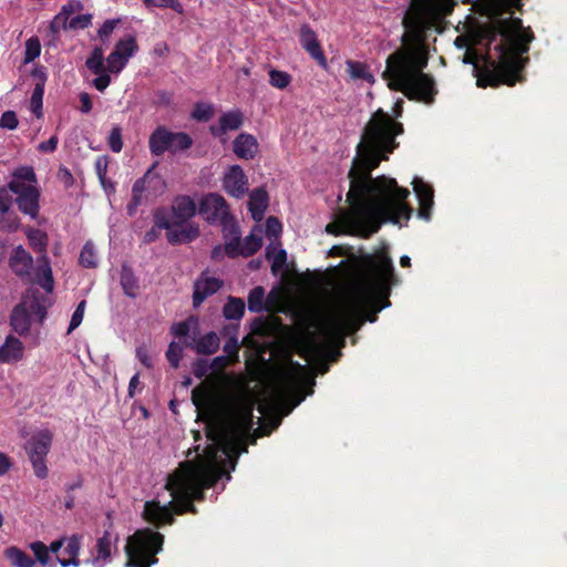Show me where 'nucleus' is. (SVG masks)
I'll return each instance as SVG.
<instances>
[{"instance_id":"f257e3e1","label":"nucleus","mask_w":567,"mask_h":567,"mask_svg":"<svg viewBox=\"0 0 567 567\" xmlns=\"http://www.w3.org/2000/svg\"><path fill=\"white\" fill-rule=\"evenodd\" d=\"M192 400L198 416L205 421L206 436L209 444L195 460L186 461L167 476L163 493L144 504L143 515L147 522L159 527L174 522V514L196 513L192 504L200 499L204 489L213 486L226 475L227 463L235 468L236 458L247 452L245 440L254 429L252 408L240 405L226 416H219L214 410L210 393L206 389L193 390Z\"/></svg>"},{"instance_id":"f03ea898","label":"nucleus","mask_w":567,"mask_h":567,"mask_svg":"<svg viewBox=\"0 0 567 567\" xmlns=\"http://www.w3.org/2000/svg\"><path fill=\"white\" fill-rule=\"evenodd\" d=\"M402 132V125L381 109L372 114L349 172L347 202L350 206L334 214V219L326 227L327 233L369 237L383 223L400 224L401 219H410L413 210L405 203L410 190L399 187L394 178L371 177V172L395 148L394 138Z\"/></svg>"},{"instance_id":"7ed1b4c3","label":"nucleus","mask_w":567,"mask_h":567,"mask_svg":"<svg viewBox=\"0 0 567 567\" xmlns=\"http://www.w3.org/2000/svg\"><path fill=\"white\" fill-rule=\"evenodd\" d=\"M394 267L390 257L382 255L370 260L368 271L351 287L319 321V334H309L305 341L308 361L330 357L336 361L344 346V338L360 329L364 320L377 321V313L390 306L388 300L392 285H396Z\"/></svg>"},{"instance_id":"20e7f679","label":"nucleus","mask_w":567,"mask_h":567,"mask_svg":"<svg viewBox=\"0 0 567 567\" xmlns=\"http://www.w3.org/2000/svg\"><path fill=\"white\" fill-rule=\"evenodd\" d=\"M475 43L485 47V52L468 49L463 58L473 64L476 84L481 87L506 84L513 86L523 80L520 71L528 58H523L534 39L530 28H524L520 19H496L478 27Z\"/></svg>"},{"instance_id":"39448f33","label":"nucleus","mask_w":567,"mask_h":567,"mask_svg":"<svg viewBox=\"0 0 567 567\" xmlns=\"http://www.w3.org/2000/svg\"><path fill=\"white\" fill-rule=\"evenodd\" d=\"M402 23V47L388 56L382 78L389 89L402 92L409 100L432 104L437 89L434 78L423 72L429 62L423 21L419 13H406Z\"/></svg>"},{"instance_id":"423d86ee","label":"nucleus","mask_w":567,"mask_h":567,"mask_svg":"<svg viewBox=\"0 0 567 567\" xmlns=\"http://www.w3.org/2000/svg\"><path fill=\"white\" fill-rule=\"evenodd\" d=\"M315 383L306 365L291 362L289 368L281 370L274 382L270 401L259 405L264 423L255 432L261 436L277 429L284 416L290 414L307 395L312 394Z\"/></svg>"},{"instance_id":"0eeeda50","label":"nucleus","mask_w":567,"mask_h":567,"mask_svg":"<svg viewBox=\"0 0 567 567\" xmlns=\"http://www.w3.org/2000/svg\"><path fill=\"white\" fill-rule=\"evenodd\" d=\"M196 204L188 195L177 196L171 208H158L154 213L155 226L166 229L167 240L173 244L189 243L198 237L199 228L188 220L196 214Z\"/></svg>"},{"instance_id":"6e6552de","label":"nucleus","mask_w":567,"mask_h":567,"mask_svg":"<svg viewBox=\"0 0 567 567\" xmlns=\"http://www.w3.org/2000/svg\"><path fill=\"white\" fill-rule=\"evenodd\" d=\"M163 538L162 534L148 528L135 532L125 547L128 558L126 567H151L156 564L154 556L162 550Z\"/></svg>"},{"instance_id":"1a4fd4ad","label":"nucleus","mask_w":567,"mask_h":567,"mask_svg":"<svg viewBox=\"0 0 567 567\" xmlns=\"http://www.w3.org/2000/svg\"><path fill=\"white\" fill-rule=\"evenodd\" d=\"M199 214L210 224L223 226L224 238L236 233V223L223 196L216 193L205 195L199 203Z\"/></svg>"},{"instance_id":"9d476101","label":"nucleus","mask_w":567,"mask_h":567,"mask_svg":"<svg viewBox=\"0 0 567 567\" xmlns=\"http://www.w3.org/2000/svg\"><path fill=\"white\" fill-rule=\"evenodd\" d=\"M157 163H154L143 175L138 178L132 188V199L127 206L128 213L133 215L136 208L142 204L144 198L157 197L166 189L165 179L155 172Z\"/></svg>"},{"instance_id":"9b49d317","label":"nucleus","mask_w":567,"mask_h":567,"mask_svg":"<svg viewBox=\"0 0 567 567\" xmlns=\"http://www.w3.org/2000/svg\"><path fill=\"white\" fill-rule=\"evenodd\" d=\"M193 144L192 137L184 132H171L165 126H158L151 134L148 140L150 151L155 156L165 152L177 153L189 148Z\"/></svg>"},{"instance_id":"f8f14e48","label":"nucleus","mask_w":567,"mask_h":567,"mask_svg":"<svg viewBox=\"0 0 567 567\" xmlns=\"http://www.w3.org/2000/svg\"><path fill=\"white\" fill-rule=\"evenodd\" d=\"M52 439V432L44 429L34 433L25 445V451L38 478H45L48 476L45 457L50 451Z\"/></svg>"},{"instance_id":"ddd939ff","label":"nucleus","mask_w":567,"mask_h":567,"mask_svg":"<svg viewBox=\"0 0 567 567\" xmlns=\"http://www.w3.org/2000/svg\"><path fill=\"white\" fill-rule=\"evenodd\" d=\"M138 45L133 35H126L116 42L114 50L106 58L107 70L118 74L126 66L128 60L137 52Z\"/></svg>"},{"instance_id":"4468645a","label":"nucleus","mask_w":567,"mask_h":567,"mask_svg":"<svg viewBox=\"0 0 567 567\" xmlns=\"http://www.w3.org/2000/svg\"><path fill=\"white\" fill-rule=\"evenodd\" d=\"M225 251L229 257L236 256H251L261 247V237L254 233L247 236L243 241L240 240V231L236 225V233L229 234L228 238H225Z\"/></svg>"},{"instance_id":"2eb2a0df","label":"nucleus","mask_w":567,"mask_h":567,"mask_svg":"<svg viewBox=\"0 0 567 567\" xmlns=\"http://www.w3.org/2000/svg\"><path fill=\"white\" fill-rule=\"evenodd\" d=\"M105 62L104 51L100 47L94 48L85 61L86 68L96 74V78L92 81V85L100 92H104L111 84V75Z\"/></svg>"},{"instance_id":"dca6fc26","label":"nucleus","mask_w":567,"mask_h":567,"mask_svg":"<svg viewBox=\"0 0 567 567\" xmlns=\"http://www.w3.org/2000/svg\"><path fill=\"white\" fill-rule=\"evenodd\" d=\"M114 549L115 540L112 534L105 530L104 534L96 539L95 545L91 549L87 563L92 564L94 567H104L111 561Z\"/></svg>"},{"instance_id":"f3484780","label":"nucleus","mask_w":567,"mask_h":567,"mask_svg":"<svg viewBox=\"0 0 567 567\" xmlns=\"http://www.w3.org/2000/svg\"><path fill=\"white\" fill-rule=\"evenodd\" d=\"M223 185L230 196L241 198L248 190V178L239 165H233L225 173Z\"/></svg>"},{"instance_id":"a211bd4d","label":"nucleus","mask_w":567,"mask_h":567,"mask_svg":"<svg viewBox=\"0 0 567 567\" xmlns=\"http://www.w3.org/2000/svg\"><path fill=\"white\" fill-rule=\"evenodd\" d=\"M412 184L420 204L417 215L424 220H430L433 206V188L420 177H414Z\"/></svg>"},{"instance_id":"6ab92c4d","label":"nucleus","mask_w":567,"mask_h":567,"mask_svg":"<svg viewBox=\"0 0 567 567\" xmlns=\"http://www.w3.org/2000/svg\"><path fill=\"white\" fill-rule=\"evenodd\" d=\"M11 192L17 195V204L20 212L35 219L39 214V189L37 187H28L22 190L12 189Z\"/></svg>"},{"instance_id":"aec40b11","label":"nucleus","mask_w":567,"mask_h":567,"mask_svg":"<svg viewBox=\"0 0 567 567\" xmlns=\"http://www.w3.org/2000/svg\"><path fill=\"white\" fill-rule=\"evenodd\" d=\"M300 44L320 65L326 66L327 59L323 54L321 45L318 41L316 32L308 25L302 24L300 28Z\"/></svg>"},{"instance_id":"412c9836","label":"nucleus","mask_w":567,"mask_h":567,"mask_svg":"<svg viewBox=\"0 0 567 567\" xmlns=\"http://www.w3.org/2000/svg\"><path fill=\"white\" fill-rule=\"evenodd\" d=\"M244 122V115L239 110H234L224 113L218 121V125L210 126V132L214 136H223L229 131H237Z\"/></svg>"},{"instance_id":"4be33fe9","label":"nucleus","mask_w":567,"mask_h":567,"mask_svg":"<svg viewBox=\"0 0 567 567\" xmlns=\"http://www.w3.org/2000/svg\"><path fill=\"white\" fill-rule=\"evenodd\" d=\"M223 282L214 277H200L195 284L193 296L194 306L198 307L208 296L217 292Z\"/></svg>"},{"instance_id":"5701e85b","label":"nucleus","mask_w":567,"mask_h":567,"mask_svg":"<svg viewBox=\"0 0 567 567\" xmlns=\"http://www.w3.org/2000/svg\"><path fill=\"white\" fill-rule=\"evenodd\" d=\"M24 352L23 343L13 336H8L0 346V362L13 363L22 359Z\"/></svg>"},{"instance_id":"b1692460","label":"nucleus","mask_w":567,"mask_h":567,"mask_svg":"<svg viewBox=\"0 0 567 567\" xmlns=\"http://www.w3.org/2000/svg\"><path fill=\"white\" fill-rule=\"evenodd\" d=\"M83 8L82 2L79 0H69L61 11L51 21L50 28L53 33L60 32V30L68 29V21H70L71 14L81 11Z\"/></svg>"},{"instance_id":"393cba45","label":"nucleus","mask_w":567,"mask_h":567,"mask_svg":"<svg viewBox=\"0 0 567 567\" xmlns=\"http://www.w3.org/2000/svg\"><path fill=\"white\" fill-rule=\"evenodd\" d=\"M28 187H37V176L34 169L31 166L18 167L12 174L9 188L10 190H22L23 188Z\"/></svg>"},{"instance_id":"a878e982","label":"nucleus","mask_w":567,"mask_h":567,"mask_svg":"<svg viewBox=\"0 0 567 567\" xmlns=\"http://www.w3.org/2000/svg\"><path fill=\"white\" fill-rule=\"evenodd\" d=\"M257 151V140L250 134L241 133L234 141V152L240 158L251 159Z\"/></svg>"},{"instance_id":"bb28decb","label":"nucleus","mask_w":567,"mask_h":567,"mask_svg":"<svg viewBox=\"0 0 567 567\" xmlns=\"http://www.w3.org/2000/svg\"><path fill=\"white\" fill-rule=\"evenodd\" d=\"M249 212L256 221L264 218L268 207V194L264 188H256L249 194L248 202Z\"/></svg>"},{"instance_id":"cd10ccee","label":"nucleus","mask_w":567,"mask_h":567,"mask_svg":"<svg viewBox=\"0 0 567 567\" xmlns=\"http://www.w3.org/2000/svg\"><path fill=\"white\" fill-rule=\"evenodd\" d=\"M33 259L32 256L22 247L18 246L10 257L11 269L20 277L29 275Z\"/></svg>"},{"instance_id":"c85d7f7f","label":"nucleus","mask_w":567,"mask_h":567,"mask_svg":"<svg viewBox=\"0 0 567 567\" xmlns=\"http://www.w3.org/2000/svg\"><path fill=\"white\" fill-rule=\"evenodd\" d=\"M220 344V340L216 332H208L198 340H192L186 343L187 347L193 348L198 354H213Z\"/></svg>"},{"instance_id":"c756f323","label":"nucleus","mask_w":567,"mask_h":567,"mask_svg":"<svg viewBox=\"0 0 567 567\" xmlns=\"http://www.w3.org/2000/svg\"><path fill=\"white\" fill-rule=\"evenodd\" d=\"M64 543H66L64 547V554H66L70 558H59L56 557V561L62 567H69V566H75L78 567L80 565V560L78 558L81 549V536L79 535H72L68 538H64Z\"/></svg>"},{"instance_id":"7c9ffc66","label":"nucleus","mask_w":567,"mask_h":567,"mask_svg":"<svg viewBox=\"0 0 567 567\" xmlns=\"http://www.w3.org/2000/svg\"><path fill=\"white\" fill-rule=\"evenodd\" d=\"M38 284L47 291L51 292L54 287V280L50 261L45 254L38 258V266L35 269Z\"/></svg>"},{"instance_id":"2f4dec72","label":"nucleus","mask_w":567,"mask_h":567,"mask_svg":"<svg viewBox=\"0 0 567 567\" xmlns=\"http://www.w3.org/2000/svg\"><path fill=\"white\" fill-rule=\"evenodd\" d=\"M12 329L20 336H24L30 330V315L24 303L18 305L11 313Z\"/></svg>"},{"instance_id":"473e14b6","label":"nucleus","mask_w":567,"mask_h":567,"mask_svg":"<svg viewBox=\"0 0 567 567\" xmlns=\"http://www.w3.org/2000/svg\"><path fill=\"white\" fill-rule=\"evenodd\" d=\"M346 65L347 72L352 80H362L370 84L374 83V75L370 72L367 64L358 61L348 60L346 62Z\"/></svg>"},{"instance_id":"72a5a7b5","label":"nucleus","mask_w":567,"mask_h":567,"mask_svg":"<svg viewBox=\"0 0 567 567\" xmlns=\"http://www.w3.org/2000/svg\"><path fill=\"white\" fill-rule=\"evenodd\" d=\"M121 286L127 297L135 298L140 292L138 280L126 266H123L121 271Z\"/></svg>"},{"instance_id":"f704fd0d","label":"nucleus","mask_w":567,"mask_h":567,"mask_svg":"<svg viewBox=\"0 0 567 567\" xmlns=\"http://www.w3.org/2000/svg\"><path fill=\"white\" fill-rule=\"evenodd\" d=\"M6 557L14 567H33L34 560L18 547H9L4 551Z\"/></svg>"},{"instance_id":"c9c22d12","label":"nucleus","mask_w":567,"mask_h":567,"mask_svg":"<svg viewBox=\"0 0 567 567\" xmlns=\"http://www.w3.org/2000/svg\"><path fill=\"white\" fill-rule=\"evenodd\" d=\"M245 312V303L240 298L229 297L223 313L228 320H239Z\"/></svg>"},{"instance_id":"e433bc0d","label":"nucleus","mask_w":567,"mask_h":567,"mask_svg":"<svg viewBox=\"0 0 567 567\" xmlns=\"http://www.w3.org/2000/svg\"><path fill=\"white\" fill-rule=\"evenodd\" d=\"M267 258L271 261L272 272L281 270L287 261V252L281 248H277L275 245L267 247Z\"/></svg>"},{"instance_id":"4c0bfd02","label":"nucleus","mask_w":567,"mask_h":567,"mask_svg":"<svg viewBox=\"0 0 567 567\" xmlns=\"http://www.w3.org/2000/svg\"><path fill=\"white\" fill-rule=\"evenodd\" d=\"M80 264L85 268H94L97 265V257L94 245L87 241L80 254Z\"/></svg>"},{"instance_id":"58836bf2","label":"nucleus","mask_w":567,"mask_h":567,"mask_svg":"<svg viewBox=\"0 0 567 567\" xmlns=\"http://www.w3.org/2000/svg\"><path fill=\"white\" fill-rule=\"evenodd\" d=\"M19 225V217L12 208L6 209V213L0 210V230L14 231L18 229Z\"/></svg>"},{"instance_id":"ea45409f","label":"nucleus","mask_w":567,"mask_h":567,"mask_svg":"<svg viewBox=\"0 0 567 567\" xmlns=\"http://www.w3.org/2000/svg\"><path fill=\"white\" fill-rule=\"evenodd\" d=\"M27 236H28V239L30 241V245L37 251H39V252H44L45 251V247H47V243H48V238H47L45 233H43L40 229L29 228L27 230Z\"/></svg>"},{"instance_id":"a19ab883","label":"nucleus","mask_w":567,"mask_h":567,"mask_svg":"<svg viewBox=\"0 0 567 567\" xmlns=\"http://www.w3.org/2000/svg\"><path fill=\"white\" fill-rule=\"evenodd\" d=\"M265 290L262 287H255L248 296V309L251 312L264 310Z\"/></svg>"},{"instance_id":"79ce46f5","label":"nucleus","mask_w":567,"mask_h":567,"mask_svg":"<svg viewBox=\"0 0 567 567\" xmlns=\"http://www.w3.org/2000/svg\"><path fill=\"white\" fill-rule=\"evenodd\" d=\"M189 343L187 340L182 344L179 342L172 341L166 351V358L173 368H178L179 361L183 355L184 347Z\"/></svg>"},{"instance_id":"37998d69","label":"nucleus","mask_w":567,"mask_h":567,"mask_svg":"<svg viewBox=\"0 0 567 567\" xmlns=\"http://www.w3.org/2000/svg\"><path fill=\"white\" fill-rule=\"evenodd\" d=\"M269 83L276 89L284 90L291 83V75L285 71L272 69L269 71Z\"/></svg>"},{"instance_id":"c03bdc74","label":"nucleus","mask_w":567,"mask_h":567,"mask_svg":"<svg viewBox=\"0 0 567 567\" xmlns=\"http://www.w3.org/2000/svg\"><path fill=\"white\" fill-rule=\"evenodd\" d=\"M146 8H169L175 12L182 14L184 7L178 0H143Z\"/></svg>"},{"instance_id":"a18cd8bd","label":"nucleus","mask_w":567,"mask_h":567,"mask_svg":"<svg viewBox=\"0 0 567 567\" xmlns=\"http://www.w3.org/2000/svg\"><path fill=\"white\" fill-rule=\"evenodd\" d=\"M439 0H424V6L429 8H435ZM447 2L449 0H443ZM493 7V9L511 8L519 4V0H486Z\"/></svg>"},{"instance_id":"49530a36","label":"nucleus","mask_w":567,"mask_h":567,"mask_svg":"<svg viewBox=\"0 0 567 567\" xmlns=\"http://www.w3.org/2000/svg\"><path fill=\"white\" fill-rule=\"evenodd\" d=\"M213 113L214 109L212 105L197 103L192 112V117L197 121L206 122L213 116Z\"/></svg>"},{"instance_id":"de8ad7c7","label":"nucleus","mask_w":567,"mask_h":567,"mask_svg":"<svg viewBox=\"0 0 567 567\" xmlns=\"http://www.w3.org/2000/svg\"><path fill=\"white\" fill-rule=\"evenodd\" d=\"M34 556L41 565H48L50 560L49 548L42 542H34L30 545Z\"/></svg>"},{"instance_id":"09e8293b","label":"nucleus","mask_w":567,"mask_h":567,"mask_svg":"<svg viewBox=\"0 0 567 567\" xmlns=\"http://www.w3.org/2000/svg\"><path fill=\"white\" fill-rule=\"evenodd\" d=\"M85 306H86V302L85 300H82L76 309L74 310L72 317H71V321H70V324H69V328H68V333H71L74 329H76L83 321V317H84V311H85Z\"/></svg>"},{"instance_id":"8fccbe9b","label":"nucleus","mask_w":567,"mask_h":567,"mask_svg":"<svg viewBox=\"0 0 567 567\" xmlns=\"http://www.w3.org/2000/svg\"><path fill=\"white\" fill-rule=\"evenodd\" d=\"M109 146L114 153H120L123 148L122 130L118 126L112 128L109 136Z\"/></svg>"},{"instance_id":"3c124183","label":"nucleus","mask_w":567,"mask_h":567,"mask_svg":"<svg viewBox=\"0 0 567 567\" xmlns=\"http://www.w3.org/2000/svg\"><path fill=\"white\" fill-rule=\"evenodd\" d=\"M41 45L37 38H31L25 42V61H33L40 55Z\"/></svg>"},{"instance_id":"603ef678","label":"nucleus","mask_w":567,"mask_h":567,"mask_svg":"<svg viewBox=\"0 0 567 567\" xmlns=\"http://www.w3.org/2000/svg\"><path fill=\"white\" fill-rule=\"evenodd\" d=\"M212 372V365L206 359H197L193 363V373L197 379H202Z\"/></svg>"},{"instance_id":"864d4df0","label":"nucleus","mask_w":567,"mask_h":567,"mask_svg":"<svg viewBox=\"0 0 567 567\" xmlns=\"http://www.w3.org/2000/svg\"><path fill=\"white\" fill-rule=\"evenodd\" d=\"M19 121L16 112L6 111L0 117V127L7 130H16L18 127Z\"/></svg>"},{"instance_id":"5fc2aeb1","label":"nucleus","mask_w":567,"mask_h":567,"mask_svg":"<svg viewBox=\"0 0 567 567\" xmlns=\"http://www.w3.org/2000/svg\"><path fill=\"white\" fill-rule=\"evenodd\" d=\"M91 14H80L68 21V29H85L91 24Z\"/></svg>"},{"instance_id":"6e6d98bb","label":"nucleus","mask_w":567,"mask_h":567,"mask_svg":"<svg viewBox=\"0 0 567 567\" xmlns=\"http://www.w3.org/2000/svg\"><path fill=\"white\" fill-rule=\"evenodd\" d=\"M224 352L231 361L238 360L239 346L236 338H229L224 344Z\"/></svg>"},{"instance_id":"4d7b16f0","label":"nucleus","mask_w":567,"mask_h":567,"mask_svg":"<svg viewBox=\"0 0 567 567\" xmlns=\"http://www.w3.org/2000/svg\"><path fill=\"white\" fill-rule=\"evenodd\" d=\"M281 231V224L276 217H268L266 220V233L269 237H277Z\"/></svg>"},{"instance_id":"13d9d810","label":"nucleus","mask_w":567,"mask_h":567,"mask_svg":"<svg viewBox=\"0 0 567 567\" xmlns=\"http://www.w3.org/2000/svg\"><path fill=\"white\" fill-rule=\"evenodd\" d=\"M231 360L226 355L215 357L209 363L212 365V373H220Z\"/></svg>"},{"instance_id":"bf43d9fd","label":"nucleus","mask_w":567,"mask_h":567,"mask_svg":"<svg viewBox=\"0 0 567 567\" xmlns=\"http://www.w3.org/2000/svg\"><path fill=\"white\" fill-rule=\"evenodd\" d=\"M10 188H0V210L6 213V209L12 208V196Z\"/></svg>"},{"instance_id":"052dcab7","label":"nucleus","mask_w":567,"mask_h":567,"mask_svg":"<svg viewBox=\"0 0 567 567\" xmlns=\"http://www.w3.org/2000/svg\"><path fill=\"white\" fill-rule=\"evenodd\" d=\"M107 165H109V162L106 159V157H97L96 161H95V172H96V175L99 176V179L101 181L102 184H104V178L106 176V172H107Z\"/></svg>"},{"instance_id":"680f3d73","label":"nucleus","mask_w":567,"mask_h":567,"mask_svg":"<svg viewBox=\"0 0 567 567\" xmlns=\"http://www.w3.org/2000/svg\"><path fill=\"white\" fill-rule=\"evenodd\" d=\"M58 143V136L53 135L47 142L40 143L37 148L41 153H53L56 150Z\"/></svg>"},{"instance_id":"e2e57ef3","label":"nucleus","mask_w":567,"mask_h":567,"mask_svg":"<svg viewBox=\"0 0 567 567\" xmlns=\"http://www.w3.org/2000/svg\"><path fill=\"white\" fill-rule=\"evenodd\" d=\"M117 23L118 20H106L99 30V37L101 39L109 38Z\"/></svg>"},{"instance_id":"0e129e2a","label":"nucleus","mask_w":567,"mask_h":567,"mask_svg":"<svg viewBox=\"0 0 567 567\" xmlns=\"http://www.w3.org/2000/svg\"><path fill=\"white\" fill-rule=\"evenodd\" d=\"M79 100L81 103L80 111L84 114L90 113L92 110V106H93L92 99H91L90 94L86 92H82L79 95Z\"/></svg>"},{"instance_id":"69168bd1","label":"nucleus","mask_w":567,"mask_h":567,"mask_svg":"<svg viewBox=\"0 0 567 567\" xmlns=\"http://www.w3.org/2000/svg\"><path fill=\"white\" fill-rule=\"evenodd\" d=\"M172 331L175 337L184 338L189 332V324L186 321H181V322L176 323L175 326H173Z\"/></svg>"},{"instance_id":"338daca9","label":"nucleus","mask_w":567,"mask_h":567,"mask_svg":"<svg viewBox=\"0 0 567 567\" xmlns=\"http://www.w3.org/2000/svg\"><path fill=\"white\" fill-rule=\"evenodd\" d=\"M42 95H43L42 87L40 85H37V87L33 90V93L31 96V105H32L34 112H35L37 107H41V105H42Z\"/></svg>"},{"instance_id":"774afa93","label":"nucleus","mask_w":567,"mask_h":567,"mask_svg":"<svg viewBox=\"0 0 567 567\" xmlns=\"http://www.w3.org/2000/svg\"><path fill=\"white\" fill-rule=\"evenodd\" d=\"M136 355H137L138 360L142 362L143 365H145L146 368H151L152 367V359L147 354L146 349L137 348Z\"/></svg>"}]
</instances>
